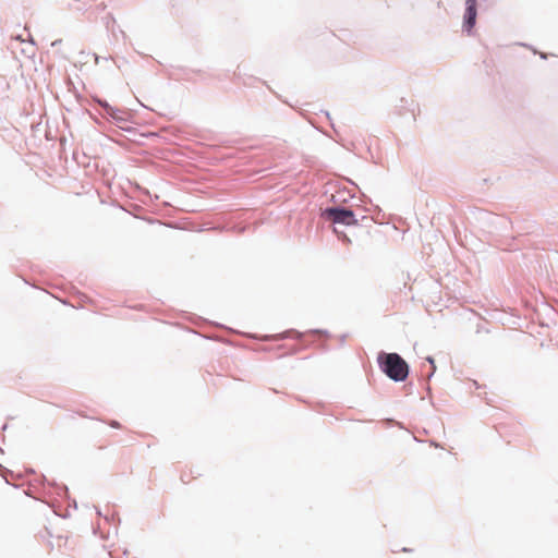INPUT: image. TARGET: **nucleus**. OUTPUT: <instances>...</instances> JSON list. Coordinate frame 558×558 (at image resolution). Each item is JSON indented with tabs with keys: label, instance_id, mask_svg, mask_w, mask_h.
Segmentation results:
<instances>
[{
	"label": "nucleus",
	"instance_id": "1",
	"mask_svg": "<svg viewBox=\"0 0 558 558\" xmlns=\"http://www.w3.org/2000/svg\"><path fill=\"white\" fill-rule=\"evenodd\" d=\"M378 363L381 371L395 381H403L409 375L408 363L397 353H381Z\"/></svg>",
	"mask_w": 558,
	"mask_h": 558
},
{
	"label": "nucleus",
	"instance_id": "2",
	"mask_svg": "<svg viewBox=\"0 0 558 558\" xmlns=\"http://www.w3.org/2000/svg\"><path fill=\"white\" fill-rule=\"evenodd\" d=\"M323 215L327 220L333 223L352 226L357 222L353 211L343 208H328Z\"/></svg>",
	"mask_w": 558,
	"mask_h": 558
},
{
	"label": "nucleus",
	"instance_id": "3",
	"mask_svg": "<svg viewBox=\"0 0 558 558\" xmlns=\"http://www.w3.org/2000/svg\"><path fill=\"white\" fill-rule=\"evenodd\" d=\"M465 19H464V27L468 32H471L476 21V0H466L465 1Z\"/></svg>",
	"mask_w": 558,
	"mask_h": 558
},
{
	"label": "nucleus",
	"instance_id": "4",
	"mask_svg": "<svg viewBox=\"0 0 558 558\" xmlns=\"http://www.w3.org/2000/svg\"><path fill=\"white\" fill-rule=\"evenodd\" d=\"M109 425L113 428H121V424L117 421L109 422Z\"/></svg>",
	"mask_w": 558,
	"mask_h": 558
},
{
	"label": "nucleus",
	"instance_id": "5",
	"mask_svg": "<svg viewBox=\"0 0 558 558\" xmlns=\"http://www.w3.org/2000/svg\"><path fill=\"white\" fill-rule=\"evenodd\" d=\"M333 231H335L337 234H340V231H339L337 228H335V229H333Z\"/></svg>",
	"mask_w": 558,
	"mask_h": 558
}]
</instances>
